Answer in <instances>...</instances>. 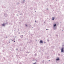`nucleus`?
<instances>
[{
  "instance_id": "1",
  "label": "nucleus",
  "mask_w": 64,
  "mask_h": 64,
  "mask_svg": "<svg viewBox=\"0 0 64 64\" xmlns=\"http://www.w3.org/2000/svg\"><path fill=\"white\" fill-rule=\"evenodd\" d=\"M63 49H64V48H62L61 50V52H64V50H63Z\"/></svg>"
},
{
  "instance_id": "2",
  "label": "nucleus",
  "mask_w": 64,
  "mask_h": 64,
  "mask_svg": "<svg viewBox=\"0 0 64 64\" xmlns=\"http://www.w3.org/2000/svg\"><path fill=\"white\" fill-rule=\"evenodd\" d=\"M40 43H43V41H42V40H40Z\"/></svg>"
},
{
  "instance_id": "3",
  "label": "nucleus",
  "mask_w": 64,
  "mask_h": 64,
  "mask_svg": "<svg viewBox=\"0 0 64 64\" xmlns=\"http://www.w3.org/2000/svg\"><path fill=\"white\" fill-rule=\"evenodd\" d=\"M56 26V24H54V27H55V26Z\"/></svg>"
},
{
  "instance_id": "4",
  "label": "nucleus",
  "mask_w": 64,
  "mask_h": 64,
  "mask_svg": "<svg viewBox=\"0 0 64 64\" xmlns=\"http://www.w3.org/2000/svg\"><path fill=\"white\" fill-rule=\"evenodd\" d=\"M54 18H54L53 17L52 18V20H54Z\"/></svg>"
},
{
  "instance_id": "5",
  "label": "nucleus",
  "mask_w": 64,
  "mask_h": 64,
  "mask_svg": "<svg viewBox=\"0 0 64 64\" xmlns=\"http://www.w3.org/2000/svg\"><path fill=\"white\" fill-rule=\"evenodd\" d=\"M59 60V58H57L56 59V60H57V61L58 60Z\"/></svg>"
},
{
  "instance_id": "6",
  "label": "nucleus",
  "mask_w": 64,
  "mask_h": 64,
  "mask_svg": "<svg viewBox=\"0 0 64 64\" xmlns=\"http://www.w3.org/2000/svg\"><path fill=\"white\" fill-rule=\"evenodd\" d=\"M2 26H5V24H2Z\"/></svg>"
},
{
  "instance_id": "7",
  "label": "nucleus",
  "mask_w": 64,
  "mask_h": 64,
  "mask_svg": "<svg viewBox=\"0 0 64 64\" xmlns=\"http://www.w3.org/2000/svg\"><path fill=\"white\" fill-rule=\"evenodd\" d=\"M26 26H27V25L26 24Z\"/></svg>"
},
{
  "instance_id": "8",
  "label": "nucleus",
  "mask_w": 64,
  "mask_h": 64,
  "mask_svg": "<svg viewBox=\"0 0 64 64\" xmlns=\"http://www.w3.org/2000/svg\"><path fill=\"white\" fill-rule=\"evenodd\" d=\"M36 64V62H35V63H34L33 64Z\"/></svg>"
},
{
  "instance_id": "9",
  "label": "nucleus",
  "mask_w": 64,
  "mask_h": 64,
  "mask_svg": "<svg viewBox=\"0 0 64 64\" xmlns=\"http://www.w3.org/2000/svg\"><path fill=\"white\" fill-rule=\"evenodd\" d=\"M14 42H15V41H14Z\"/></svg>"
},
{
  "instance_id": "10",
  "label": "nucleus",
  "mask_w": 64,
  "mask_h": 64,
  "mask_svg": "<svg viewBox=\"0 0 64 64\" xmlns=\"http://www.w3.org/2000/svg\"><path fill=\"white\" fill-rule=\"evenodd\" d=\"M35 22H36V21H35Z\"/></svg>"
},
{
  "instance_id": "11",
  "label": "nucleus",
  "mask_w": 64,
  "mask_h": 64,
  "mask_svg": "<svg viewBox=\"0 0 64 64\" xmlns=\"http://www.w3.org/2000/svg\"><path fill=\"white\" fill-rule=\"evenodd\" d=\"M46 30H47V29H46Z\"/></svg>"
},
{
  "instance_id": "12",
  "label": "nucleus",
  "mask_w": 64,
  "mask_h": 64,
  "mask_svg": "<svg viewBox=\"0 0 64 64\" xmlns=\"http://www.w3.org/2000/svg\"><path fill=\"white\" fill-rule=\"evenodd\" d=\"M49 61H50V60H49Z\"/></svg>"
}]
</instances>
